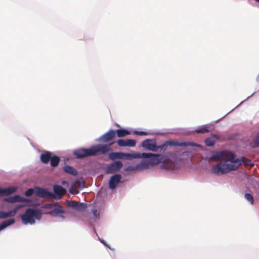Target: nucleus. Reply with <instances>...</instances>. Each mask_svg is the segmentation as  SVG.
Segmentation results:
<instances>
[{"mask_svg": "<svg viewBox=\"0 0 259 259\" xmlns=\"http://www.w3.org/2000/svg\"><path fill=\"white\" fill-rule=\"evenodd\" d=\"M146 158L151 165H154L163 162L161 167L166 169H174L175 165L174 162L167 157L160 154L151 153H136L135 158Z\"/></svg>", "mask_w": 259, "mask_h": 259, "instance_id": "nucleus-1", "label": "nucleus"}, {"mask_svg": "<svg viewBox=\"0 0 259 259\" xmlns=\"http://www.w3.org/2000/svg\"><path fill=\"white\" fill-rule=\"evenodd\" d=\"M20 218L24 224L32 225L35 223V219H41V213L39 209L29 208L26 210L25 213L21 214Z\"/></svg>", "mask_w": 259, "mask_h": 259, "instance_id": "nucleus-2", "label": "nucleus"}, {"mask_svg": "<svg viewBox=\"0 0 259 259\" xmlns=\"http://www.w3.org/2000/svg\"><path fill=\"white\" fill-rule=\"evenodd\" d=\"M210 158L214 160H221L224 161H230L232 163L239 161V158H235L234 153L228 151L217 152Z\"/></svg>", "mask_w": 259, "mask_h": 259, "instance_id": "nucleus-3", "label": "nucleus"}, {"mask_svg": "<svg viewBox=\"0 0 259 259\" xmlns=\"http://www.w3.org/2000/svg\"><path fill=\"white\" fill-rule=\"evenodd\" d=\"M237 166L232 164L220 163L211 168V170L217 175L226 174L232 170H235Z\"/></svg>", "mask_w": 259, "mask_h": 259, "instance_id": "nucleus-4", "label": "nucleus"}, {"mask_svg": "<svg viewBox=\"0 0 259 259\" xmlns=\"http://www.w3.org/2000/svg\"><path fill=\"white\" fill-rule=\"evenodd\" d=\"M114 143V142H112L108 145L99 144L92 146L93 156L99 154H106L109 151L111 150V146Z\"/></svg>", "mask_w": 259, "mask_h": 259, "instance_id": "nucleus-5", "label": "nucleus"}, {"mask_svg": "<svg viewBox=\"0 0 259 259\" xmlns=\"http://www.w3.org/2000/svg\"><path fill=\"white\" fill-rule=\"evenodd\" d=\"M45 207L51 209V210L47 213L50 214L54 217H59L64 218L63 214L64 211L62 206L60 205H57L54 203H50L45 205Z\"/></svg>", "mask_w": 259, "mask_h": 259, "instance_id": "nucleus-6", "label": "nucleus"}, {"mask_svg": "<svg viewBox=\"0 0 259 259\" xmlns=\"http://www.w3.org/2000/svg\"><path fill=\"white\" fill-rule=\"evenodd\" d=\"M73 154L77 158L93 156L92 147L89 149L80 148L74 151Z\"/></svg>", "mask_w": 259, "mask_h": 259, "instance_id": "nucleus-7", "label": "nucleus"}, {"mask_svg": "<svg viewBox=\"0 0 259 259\" xmlns=\"http://www.w3.org/2000/svg\"><path fill=\"white\" fill-rule=\"evenodd\" d=\"M28 205L27 204H19L16 206L13 210L8 212L0 211V219H4L8 217H14L19 209Z\"/></svg>", "mask_w": 259, "mask_h": 259, "instance_id": "nucleus-8", "label": "nucleus"}, {"mask_svg": "<svg viewBox=\"0 0 259 259\" xmlns=\"http://www.w3.org/2000/svg\"><path fill=\"white\" fill-rule=\"evenodd\" d=\"M136 153H124L122 152H111L108 155V157L111 160L116 158L122 159L126 157L127 159L135 158Z\"/></svg>", "mask_w": 259, "mask_h": 259, "instance_id": "nucleus-9", "label": "nucleus"}, {"mask_svg": "<svg viewBox=\"0 0 259 259\" xmlns=\"http://www.w3.org/2000/svg\"><path fill=\"white\" fill-rule=\"evenodd\" d=\"M123 166V164L120 161H115L109 164L106 168V172L107 174H113L119 171Z\"/></svg>", "mask_w": 259, "mask_h": 259, "instance_id": "nucleus-10", "label": "nucleus"}, {"mask_svg": "<svg viewBox=\"0 0 259 259\" xmlns=\"http://www.w3.org/2000/svg\"><path fill=\"white\" fill-rule=\"evenodd\" d=\"M142 146L145 149L153 152H157V145L154 140L146 139L142 142Z\"/></svg>", "mask_w": 259, "mask_h": 259, "instance_id": "nucleus-11", "label": "nucleus"}, {"mask_svg": "<svg viewBox=\"0 0 259 259\" xmlns=\"http://www.w3.org/2000/svg\"><path fill=\"white\" fill-rule=\"evenodd\" d=\"M116 135V132L113 130H110L108 132L104 134L101 137L99 140L100 142L106 143L111 141L113 139Z\"/></svg>", "mask_w": 259, "mask_h": 259, "instance_id": "nucleus-12", "label": "nucleus"}, {"mask_svg": "<svg viewBox=\"0 0 259 259\" xmlns=\"http://www.w3.org/2000/svg\"><path fill=\"white\" fill-rule=\"evenodd\" d=\"M4 201L10 203H15L17 202H31L30 199L23 197L19 195H15L14 196L6 198H5Z\"/></svg>", "mask_w": 259, "mask_h": 259, "instance_id": "nucleus-13", "label": "nucleus"}, {"mask_svg": "<svg viewBox=\"0 0 259 259\" xmlns=\"http://www.w3.org/2000/svg\"><path fill=\"white\" fill-rule=\"evenodd\" d=\"M121 178V176L120 174H115L112 176L109 182V188L112 190L114 189L120 182Z\"/></svg>", "mask_w": 259, "mask_h": 259, "instance_id": "nucleus-14", "label": "nucleus"}, {"mask_svg": "<svg viewBox=\"0 0 259 259\" xmlns=\"http://www.w3.org/2000/svg\"><path fill=\"white\" fill-rule=\"evenodd\" d=\"M117 144L120 147L128 146L133 147L136 145V141L132 139H119L117 141Z\"/></svg>", "mask_w": 259, "mask_h": 259, "instance_id": "nucleus-15", "label": "nucleus"}, {"mask_svg": "<svg viewBox=\"0 0 259 259\" xmlns=\"http://www.w3.org/2000/svg\"><path fill=\"white\" fill-rule=\"evenodd\" d=\"M34 192L36 196L42 198L48 197L52 196L51 192H49L46 189L39 187L35 188Z\"/></svg>", "mask_w": 259, "mask_h": 259, "instance_id": "nucleus-16", "label": "nucleus"}, {"mask_svg": "<svg viewBox=\"0 0 259 259\" xmlns=\"http://www.w3.org/2000/svg\"><path fill=\"white\" fill-rule=\"evenodd\" d=\"M17 190L16 187H9L7 188L3 189L0 188V195L7 196L9 195Z\"/></svg>", "mask_w": 259, "mask_h": 259, "instance_id": "nucleus-17", "label": "nucleus"}, {"mask_svg": "<svg viewBox=\"0 0 259 259\" xmlns=\"http://www.w3.org/2000/svg\"><path fill=\"white\" fill-rule=\"evenodd\" d=\"M53 190L55 194L59 196L64 195L66 192V189L59 185H55Z\"/></svg>", "mask_w": 259, "mask_h": 259, "instance_id": "nucleus-18", "label": "nucleus"}, {"mask_svg": "<svg viewBox=\"0 0 259 259\" xmlns=\"http://www.w3.org/2000/svg\"><path fill=\"white\" fill-rule=\"evenodd\" d=\"M239 165L243 164L245 166H249L252 167L254 166V163L252 162L251 160L242 156L239 158V161L237 162Z\"/></svg>", "mask_w": 259, "mask_h": 259, "instance_id": "nucleus-19", "label": "nucleus"}, {"mask_svg": "<svg viewBox=\"0 0 259 259\" xmlns=\"http://www.w3.org/2000/svg\"><path fill=\"white\" fill-rule=\"evenodd\" d=\"M52 158V153L50 152H46L41 154L40 160L44 163H48Z\"/></svg>", "mask_w": 259, "mask_h": 259, "instance_id": "nucleus-20", "label": "nucleus"}, {"mask_svg": "<svg viewBox=\"0 0 259 259\" xmlns=\"http://www.w3.org/2000/svg\"><path fill=\"white\" fill-rule=\"evenodd\" d=\"M63 170L65 172L74 176H76L78 173L74 168L68 165H65L63 167Z\"/></svg>", "mask_w": 259, "mask_h": 259, "instance_id": "nucleus-21", "label": "nucleus"}, {"mask_svg": "<svg viewBox=\"0 0 259 259\" xmlns=\"http://www.w3.org/2000/svg\"><path fill=\"white\" fill-rule=\"evenodd\" d=\"M150 164L149 162L148 159L142 160L140 163L137 164V167L138 168V170L142 169H146L150 166Z\"/></svg>", "mask_w": 259, "mask_h": 259, "instance_id": "nucleus-22", "label": "nucleus"}, {"mask_svg": "<svg viewBox=\"0 0 259 259\" xmlns=\"http://www.w3.org/2000/svg\"><path fill=\"white\" fill-rule=\"evenodd\" d=\"M14 219H11L7 221H4L0 224V231L4 230L10 225L13 224L15 223Z\"/></svg>", "mask_w": 259, "mask_h": 259, "instance_id": "nucleus-23", "label": "nucleus"}, {"mask_svg": "<svg viewBox=\"0 0 259 259\" xmlns=\"http://www.w3.org/2000/svg\"><path fill=\"white\" fill-rule=\"evenodd\" d=\"M118 137H124L131 134L130 132L125 129H119L115 131Z\"/></svg>", "mask_w": 259, "mask_h": 259, "instance_id": "nucleus-24", "label": "nucleus"}, {"mask_svg": "<svg viewBox=\"0 0 259 259\" xmlns=\"http://www.w3.org/2000/svg\"><path fill=\"white\" fill-rule=\"evenodd\" d=\"M50 161H51V165L53 167H56L58 165V164L60 161V159L59 157H58L57 156H52V158H51Z\"/></svg>", "mask_w": 259, "mask_h": 259, "instance_id": "nucleus-25", "label": "nucleus"}, {"mask_svg": "<svg viewBox=\"0 0 259 259\" xmlns=\"http://www.w3.org/2000/svg\"><path fill=\"white\" fill-rule=\"evenodd\" d=\"M250 145L253 148L259 147V132L257 134L256 137L253 139Z\"/></svg>", "mask_w": 259, "mask_h": 259, "instance_id": "nucleus-26", "label": "nucleus"}, {"mask_svg": "<svg viewBox=\"0 0 259 259\" xmlns=\"http://www.w3.org/2000/svg\"><path fill=\"white\" fill-rule=\"evenodd\" d=\"M209 130L206 125L202 126L196 129L195 132L197 134H205L208 133Z\"/></svg>", "mask_w": 259, "mask_h": 259, "instance_id": "nucleus-27", "label": "nucleus"}, {"mask_svg": "<svg viewBox=\"0 0 259 259\" xmlns=\"http://www.w3.org/2000/svg\"><path fill=\"white\" fill-rule=\"evenodd\" d=\"M87 207V204L84 203H78L75 209L77 211H83Z\"/></svg>", "mask_w": 259, "mask_h": 259, "instance_id": "nucleus-28", "label": "nucleus"}, {"mask_svg": "<svg viewBox=\"0 0 259 259\" xmlns=\"http://www.w3.org/2000/svg\"><path fill=\"white\" fill-rule=\"evenodd\" d=\"M215 142V140H213L211 138H207L205 140V143L208 146H213Z\"/></svg>", "mask_w": 259, "mask_h": 259, "instance_id": "nucleus-29", "label": "nucleus"}, {"mask_svg": "<svg viewBox=\"0 0 259 259\" xmlns=\"http://www.w3.org/2000/svg\"><path fill=\"white\" fill-rule=\"evenodd\" d=\"M245 198L249 201L251 204L254 203V199L252 196L249 193H246L244 196Z\"/></svg>", "mask_w": 259, "mask_h": 259, "instance_id": "nucleus-30", "label": "nucleus"}, {"mask_svg": "<svg viewBox=\"0 0 259 259\" xmlns=\"http://www.w3.org/2000/svg\"><path fill=\"white\" fill-rule=\"evenodd\" d=\"M167 146H168L166 143V141H165L162 144L159 145V146L157 145V151H158L159 149H160L161 150L165 151L166 150Z\"/></svg>", "mask_w": 259, "mask_h": 259, "instance_id": "nucleus-31", "label": "nucleus"}, {"mask_svg": "<svg viewBox=\"0 0 259 259\" xmlns=\"http://www.w3.org/2000/svg\"><path fill=\"white\" fill-rule=\"evenodd\" d=\"M136 170H138L137 164L135 166H128L124 169L125 171H132Z\"/></svg>", "mask_w": 259, "mask_h": 259, "instance_id": "nucleus-32", "label": "nucleus"}, {"mask_svg": "<svg viewBox=\"0 0 259 259\" xmlns=\"http://www.w3.org/2000/svg\"><path fill=\"white\" fill-rule=\"evenodd\" d=\"M167 146H178V142L175 141H166Z\"/></svg>", "mask_w": 259, "mask_h": 259, "instance_id": "nucleus-33", "label": "nucleus"}, {"mask_svg": "<svg viewBox=\"0 0 259 259\" xmlns=\"http://www.w3.org/2000/svg\"><path fill=\"white\" fill-rule=\"evenodd\" d=\"M33 193L34 190L32 188H29L25 192V195L26 196H31Z\"/></svg>", "mask_w": 259, "mask_h": 259, "instance_id": "nucleus-34", "label": "nucleus"}, {"mask_svg": "<svg viewBox=\"0 0 259 259\" xmlns=\"http://www.w3.org/2000/svg\"><path fill=\"white\" fill-rule=\"evenodd\" d=\"M78 202L75 201H71L69 203V206L73 208H75V207L77 206V204Z\"/></svg>", "mask_w": 259, "mask_h": 259, "instance_id": "nucleus-35", "label": "nucleus"}, {"mask_svg": "<svg viewBox=\"0 0 259 259\" xmlns=\"http://www.w3.org/2000/svg\"><path fill=\"white\" fill-rule=\"evenodd\" d=\"M134 133L138 136H146L148 135V133L146 132L135 131Z\"/></svg>", "mask_w": 259, "mask_h": 259, "instance_id": "nucleus-36", "label": "nucleus"}, {"mask_svg": "<svg viewBox=\"0 0 259 259\" xmlns=\"http://www.w3.org/2000/svg\"><path fill=\"white\" fill-rule=\"evenodd\" d=\"M189 145V142H178V146L187 147Z\"/></svg>", "mask_w": 259, "mask_h": 259, "instance_id": "nucleus-37", "label": "nucleus"}, {"mask_svg": "<svg viewBox=\"0 0 259 259\" xmlns=\"http://www.w3.org/2000/svg\"><path fill=\"white\" fill-rule=\"evenodd\" d=\"M188 146H193V147H200V145L193 143V142H189V145Z\"/></svg>", "mask_w": 259, "mask_h": 259, "instance_id": "nucleus-38", "label": "nucleus"}, {"mask_svg": "<svg viewBox=\"0 0 259 259\" xmlns=\"http://www.w3.org/2000/svg\"><path fill=\"white\" fill-rule=\"evenodd\" d=\"M93 213L94 215L96 217H98L99 216V213L98 212V211L96 209H94L93 210Z\"/></svg>", "mask_w": 259, "mask_h": 259, "instance_id": "nucleus-39", "label": "nucleus"}, {"mask_svg": "<svg viewBox=\"0 0 259 259\" xmlns=\"http://www.w3.org/2000/svg\"><path fill=\"white\" fill-rule=\"evenodd\" d=\"M100 240L104 245L109 248V247L108 246V245H107V244L106 243V241L104 240L100 239Z\"/></svg>", "mask_w": 259, "mask_h": 259, "instance_id": "nucleus-40", "label": "nucleus"}, {"mask_svg": "<svg viewBox=\"0 0 259 259\" xmlns=\"http://www.w3.org/2000/svg\"><path fill=\"white\" fill-rule=\"evenodd\" d=\"M211 157L209 158V157H206L204 158L205 160H214L213 159H211L210 158Z\"/></svg>", "mask_w": 259, "mask_h": 259, "instance_id": "nucleus-41", "label": "nucleus"}, {"mask_svg": "<svg viewBox=\"0 0 259 259\" xmlns=\"http://www.w3.org/2000/svg\"><path fill=\"white\" fill-rule=\"evenodd\" d=\"M257 80L259 81V74L257 76Z\"/></svg>", "mask_w": 259, "mask_h": 259, "instance_id": "nucleus-42", "label": "nucleus"}, {"mask_svg": "<svg viewBox=\"0 0 259 259\" xmlns=\"http://www.w3.org/2000/svg\"><path fill=\"white\" fill-rule=\"evenodd\" d=\"M65 183H66V182H63V184H65Z\"/></svg>", "mask_w": 259, "mask_h": 259, "instance_id": "nucleus-43", "label": "nucleus"}, {"mask_svg": "<svg viewBox=\"0 0 259 259\" xmlns=\"http://www.w3.org/2000/svg\"><path fill=\"white\" fill-rule=\"evenodd\" d=\"M258 3H259V1H258Z\"/></svg>", "mask_w": 259, "mask_h": 259, "instance_id": "nucleus-44", "label": "nucleus"}]
</instances>
